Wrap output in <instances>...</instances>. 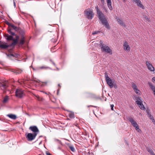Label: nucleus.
<instances>
[{"instance_id": "obj_31", "label": "nucleus", "mask_w": 155, "mask_h": 155, "mask_svg": "<svg viewBox=\"0 0 155 155\" xmlns=\"http://www.w3.org/2000/svg\"><path fill=\"white\" fill-rule=\"evenodd\" d=\"M36 97L38 101H43V99L42 98L38 96H36Z\"/></svg>"}, {"instance_id": "obj_19", "label": "nucleus", "mask_w": 155, "mask_h": 155, "mask_svg": "<svg viewBox=\"0 0 155 155\" xmlns=\"http://www.w3.org/2000/svg\"><path fill=\"white\" fill-rule=\"evenodd\" d=\"M107 4L109 9L111 10H112V7L111 5V0H106Z\"/></svg>"}, {"instance_id": "obj_41", "label": "nucleus", "mask_w": 155, "mask_h": 155, "mask_svg": "<svg viewBox=\"0 0 155 155\" xmlns=\"http://www.w3.org/2000/svg\"><path fill=\"white\" fill-rule=\"evenodd\" d=\"M15 36L16 37V38L15 39H17V40L18 41L19 39V36H18L16 35Z\"/></svg>"}, {"instance_id": "obj_32", "label": "nucleus", "mask_w": 155, "mask_h": 155, "mask_svg": "<svg viewBox=\"0 0 155 155\" xmlns=\"http://www.w3.org/2000/svg\"><path fill=\"white\" fill-rule=\"evenodd\" d=\"M137 86H136V84L134 83H133L132 82V88L133 89L135 87H137Z\"/></svg>"}, {"instance_id": "obj_37", "label": "nucleus", "mask_w": 155, "mask_h": 155, "mask_svg": "<svg viewBox=\"0 0 155 155\" xmlns=\"http://www.w3.org/2000/svg\"><path fill=\"white\" fill-rule=\"evenodd\" d=\"M6 54L7 55V56H14L13 54H8L7 53Z\"/></svg>"}, {"instance_id": "obj_46", "label": "nucleus", "mask_w": 155, "mask_h": 155, "mask_svg": "<svg viewBox=\"0 0 155 155\" xmlns=\"http://www.w3.org/2000/svg\"><path fill=\"white\" fill-rule=\"evenodd\" d=\"M133 89L134 90H134H136V89H137V87H136L134 88H133Z\"/></svg>"}, {"instance_id": "obj_25", "label": "nucleus", "mask_w": 155, "mask_h": 155, "mask_svg": "<svg viewBox=\"0 0 155 155\" xmlns=\"http://www.w3.org/2000/svg\"><path fill=\"white\" fill-rule=\"evenodd\" d=\"M69 117L71 118H73L74 117V114L73 113H70L69 114Z\"/></svg>"}, {"instance_id": "obj_47", "label": "nucleus", "mask_w": 155, "mask_h": 155, "mask_svg": "<svg viewBox=\"0 0 155 155\" xmlns=\"http://www.w3.org/2000/svg\"><path fill=\"white\" fill-rule=\"evenodd\" d=\"M74 125L76 126V127H77L78 126V124H74Z\"/></svg>"}, {"instance_id": "obj_6", "label": "nucleus", "mask_w": 155, "mask_h": 155, "mask_svg": "<svg viewBox=\"0 0 155 155\" xmlns=\"http://www.w3.org/2000/svg\"><path fill=\"white\" fill-rule=\"evenodd\" d=\"M20 38L19 40V44L20 45H22L25 42V38L24 36L25 32L23 30L20 31Z\"/></svg>"}, {"instance_id": "obj_51", "label": "nucleus", "mask_w": 155, "mask_h": 155, "mask_svg": "<svg viewBox=\"0 0 155 155\" xmlns=\"http://www.w3.org/2000/svg\"><path fill=\"white\" fill-rule=\"evenodd\" d=\"M123 1H124V2H125V1H126V0H123Z\"/></svg>"}, {"instance_id": "obj_28", "label": "nucleus", "mask_w": 155, "mask_h": 155, "mask_svg": "<svg viewBox=\"0 0 155 155\" xmlns=\"http://www.w3.org/2000/svg\"><path fill=\"white\" fill-rule=\"evenodd\" d=\"M2 86L3 87L4 89H5L7 87V84L5 83L2 84Z\"/></svg>"}, {"instance_id": "obj_9", "label": "nucleus", "mask_w": 155, "mask_h": 155, "mask_svg": "<svg viewBox=\"0 0 155 155\" xmlns=\"http://www.w3.org/2000/svg\"><path fill=\"white\" fill-rule=\"evenodd\" d=\"M15 93L16 96L18 98H21L24 95L23 91L20 89H17Z\"/></svg>"}, {"instance_id": "obj_30", "label": "nucleus", "mask_w": 155, "mask_h": 155, "mask_svg": "<svg viewBox=\"0 0 155 155\" xmlns=\"http://www.w3.org/2000/svg\"><path fill=\"white\" fill-rule=\"evenodd\" d=\"M105 76L106 80L110 78L108 77L107 73L106 72L105 73Z\"/></svg>"}, {"instance_id": "obj_27", "label": "nucleus", "mask_w": 155, "mask_h": 155, "mask_svg": "<svg viewBox=\"0 0 155 155\" xmlns=\"http://www.w3.org/2000/svg\"><path fill=\"white\" fill-rule=\"evenodd\" d=\"M8 96H6L5 97L3 100V102L4 103H6L7 102L8 100Z\"/></svg>"}, {"instance_id": "obj_7", "label": "nucleus", "mask_w": 155, "mask_h": 155, "mask_svg": "<svg viewBox=\"0 0 155 155\" xmlns=\"http://www.w3.org/2000/svg\"><path fill=\"white\" fill-rule=\"evenodd\" d=\"M135 99L136 102L139 106V107L141 109L144 110L145 109V108L142 103V101L141 100V98L139 97H136Z\"/></svg>"}, {"instance_id": "obj_23", "label": "nucleus", "mask_w": 155, "mask_h": 155, "mask_svg": "<svg viewBox=\"0 0 155 155\" xmlns=\"http://www.w3.org/2000/svg\"><path fill=\"white\" fill-rule=\"evenodd\" d=\"M136 4H137V5L138 6L140 7V8L142 9H144V7L141 3V2L140 0L139 1V2H137Z\"/></svg>"}, {"instance_id": "obj_5", "label": "nucleus", "mask_w": 155, "mask_h": 155, "mask_svg": "<svg viewBox=\"0 0 155 155\" xmlns=\"http://www.w3.org/2000/svg\"><path fill=\"white\" fill-rule=\"evenodd\" d=\"M13 30L16 31H18L19 30V32L21 30H20L18 28L15 26L13 25H12V27L9 28L8 30V31L9 35H12L13 36L16 35L13 32Z\"/></svg>"}, {"instance_id": "obj_24", "label": "nucleus", "mask_w": 155, "mask_h": 155, "mask_svg": "<svg viewBox=\"0 0 155 155\" xmlns=\"http://www.w3.org/2000/svg\"><path fill=\"white\" fill-rule=\"evenodd\" d=\"M50 68L48 67H46L45 66H42L41 67H39L38 68V69H45L46 70L48 69H50Z\"/></svg>"}, {"instance_id": "obj_16", "label": "nucleus", "mask_w": 155, "mask_h": 155, "mask_svg": "<svg viewBox=\"0 0 155 155\" xmlns=\"http://www.w3.org/2000/svg\"><path fill=\"white\" fill-rule=\"evenodd\" d=\"M148 84L152 91H153L154 95L155 96V86L153 85L151 82H149Z\"/></svg>"}, {"instance_id": "obj_38", "label": "nucleus", "mask_w": 155, "mask_h": 155, "mask_svg": "<svg viewBox=\"0 0 155 155\" xmlns=\"http://www.w3.org/2000/svg\"><path fill=\"white\" fill-rule=\"evenodd\" d=\"M135 92L137 93V94H138L139 92L140 91L137 89L135 90L134 91Z\"/></svg>"}, {"instance_id": "obj_29", "label": "nucleus", "mask_w": 155, "mask_h": 155, "mask_svg": "<svg viewBox=\"0 0 155 155\" xmlns=\"http://www.w3.org/2000/svg\"><path fill=\"white\" fill-rule=\"evenodd\" d=\"M69 147L70 150L73 152H74L75 151V149L74 147L72 146H70Z\"/></svg>"}, {"instance_id": "obj_3", "label": "nucleus", "mask_w": 155, "mask_h": 155, "mask_svg": "<svg viewBox=\"0 0 155 155\" xmlns=\"http://www.w3.org/2000/svg\"><path fill=\"white\" fill-rule=\"evenodd\" d=\"M100 46H101V50L105 52L109 53L110 54H112L111 50L110 48L107 46L103 44V42L100 41Z\"/></svg>"}, {"instance_id": "obj_49", "label": "nucleus", "mask_w": 155, "mask_h": 155, "mask_svg": "<svg viewBox=\"0 0 155 155\" xmlns=\"http://www.w3.org/2000/svg\"><path fill=\"white\" fill-rule=\"evenodd\" d=\"M14 6H15V2L14 1Z\"/></svg>"}, {"instance_id": "obj_45", "label": "nucleus", "mask_w": 155, "mask_h": 155, "mask_svg": "<svg viewBox=\"0 0 155 155\" xmlns=\"http://www.w3.org/2000/svg\"><path fill=\"white\" fill-rule=\"evenodd\" d=\"M50 61L52 62V64L54 65V66H55V63L52 61L51 60H50Z\"/></svg>"}, {"instance_id": "obj_40", "label": "nucleus", "mask_w": 155, "mask_h": 155, "mask_svg": "<svg viewBox=\"0 0 155 155\" xmlns=\"http://www.w3.org/2000/svg\"><path fill=\"white\" fill-rule=\"evenodd\" d=\"M152 120V121L153 123L154 124H155V120L154 118H153L152 119H151Z\"/></svg>"}, {"instance_id": "obj_12", "label": "nucleus", "mask_w": 155, "mask_h": 155, "mask_svg": "<svg viewBox=\"0 0 155 155\" xmlns=\"http://www.w3.org/2000/svg\"><path fill=\"white\" fill-rule=\"evenodd\" d=\"M107 84L110 86L111 88L113 87V84L115 82L114 80L112 81L110 78L106 80Z\"/></svg>"}, {"instance_id": "obj_39", "label": "nucleus", "mask_w": 155, "mask_h": 155, "mask_svg": "<svg viewBox=\"0 0 155 155\" xmlns=\"http://www.w3.org/2000/svg\"><path fill=\"white\" fill-rule=\"evenodd\" d=\"M114 107V105L113 104H111L110 105L111 109L112 110H114V109H113Z\"/></svg>"}, {"instance_id": "obj_34", "label": "nucleus", "mask_w": 155, "mask_h": 155, "mask_svg": "<svg viewBox=\"0 0 155 155\" xmlns=\"http://www.w3.org/2000/svg\"><path fill=\"white\" fill-rule=\"evenodd\" d=\"M100 32V31H93L92 33V35H94L95 34H97L98 33H99Z\"/></svg>"}, {"instance_id": "obj_50", "label": "nucleus", "mask_w": 155, "mask_h": 155, "mask_svg": "<svg viewBox=\"0 0 155 155\" xmlns=\"http://www.w3.org/2000/svg\"><path fill=\"white\" fill-rule=\"evenodd\" d=\"M147 114H148V113H149L148 110H147Z\"/></svg>"}, {"instance_id": "obj_33", "label": "nucleus", "mask_w": 155, "mask_h": 155, "mask_svg": "<svg viewBox=\"0 0 155 155\" xmlns=\"http://www.w3.org/2000/svg\"><path fill=\"white\" fill-rule=\"evenodd\" d=\"M148 115L149 117L151 119H152L153 118H154L150 114V113H148Z\"/></svg>"}, {"instance_id": "obj_52", "label": "nucleus", "mask_w": 155, "mask_h": 155, "mask_svg": "<svg viewBox=\"0 0 155 155\" xmlns=\"http://www.w3.org/2000/svg\"><path fill=\"white\" fill-rule=\"evenodd\" d=\"M58 86H59V87L60 86V85L59 84H58Z\"/></svg>"}, {"instance_id": "obj_1", "label": "nucleus", "mask_w": 155, "mask_h": 155, "mask_svg": "<svg viewBox=\"0 0 155 155\" xmlns=\"http://www.w3.org/2000/svg\"><path fill=\"white\" fill-rule=\"evenodd\" d=\"M99 19L101 21L102 24L108 29H110V27L109 24L107 19L105 17L104 15L98 17Z\"/></svg>"}, {"instance_id": "obj_26", "label": "nucleus", "mask_w": 155, "mask_h": 155, "mask_svg": "<svg viewBox=\"0 0 155 155\" xmlns=\"http://www.w3.org/2000/svg\"><path fill=\"white\" fill-rule=\"evenodd\" d=\"M143 16L144 19L145 21H148V22L150 21V20H149V18L146 16L143 15Z\"/></svg>"}, {"instance_id": "obj_8", "label": "nucleus", "mask_w": 155, "mask_h": 155, "mask_svg": "<svg viewBox=\"0 0 155 155\" xmlns=\"http://www.w3.org/2000/svg\"><path fill=\"white\" fill-rule=\"evenodd\" d=\"M84 14L88 19H92L94 16V14L92 11L90 9L85 11Z\"/></svg>"}, {"instance_id": "obj_21", "label": "nucleus", "mask_w": 155, "mask_h": 155, "mask_svg": "<svg viewBox=\"0 0 155 155\" xmlns=\"http://www.w3.org/2000/svg\"><path fill=\"white\" fill-rule=\"evenodd\" d=\"M7 116L13 120H15L17 118V117L16 115L12 114H8Z\"/></svg>"}, {"instance_id": "obj_17", "label": "nucleus", "mask_w": 155, "mask_h": 155, "mask_svg": "<svg viewBox=\"0 0 155 155\" xmlns=\"http://www.w3.org/2000/svg\"><path fill=\"white\" fill-rule=\"evenodd\" d=\"M117 22L119 23V24L121 26H124V27H126V25L124 23L122 20H121L120 18H116Z\"/></svg>"}, {"instance_id": "obj_56", "label": "nucleus", "mask_w": 155, "mask_h": 155, "mask_svg": "<svg viewBox=\"0 0 155 155\" xmlns=\"http://www.w3.org/2000/svg\"><path fill=\"white\" fill-rule=\"evenodd\" d=\"M38 155H41V154H39Z\"/></svg>"}, {"instance_id": "obj_22", "label": "nucleus", "mask_w": 155, "mask_h": 155, "mask_svg": "<svg viewBox=\"0 0 155 155\" xmlns=\"http://www.w3.org/2000/svg\"><path fill=\"white\" fill-rule=\"evenodd\" d=\"M147 151L150 153L151 155H155L153 151L152 150V149L149 147H147Z\"/></svg>"}, {"instance_id": "obj_53", "label": "nucleus", "mask_w": 155, "mask_h": 155, "mask_svg": "<svg viewBox=\"0 0 155 155\" xmlns=\"http://www.w3.org/2000/svg\"><path fill=\"white\" fill-rule=\"evenodd\" d=\"M44 83H45V84H47V82H44Z\"/></svg>"}, {"instance_id": "obj_35", "label": "nucleus", "mask_w": 155, "mask_h": 155, "mask_svg": "<svg viewBox=\"0 0 155 155\" xmlns=\"http://www.w3.org/2000/svg\"><path fill=\"white\" fill-rule=\"evenodd\" d=\"M6 24L8 25L9 28H10V27L11 28L12 27V25H13V24H12L10 23H9V22H7V23Z\"/></svg>"}, {"instance_id": "obj_20", "label": "nucleus", "mask_w": 155, "mask_h": 155, "mask_svg": "<svg viewBox=\"0 0 155 155\" xmlns=\"http://www.w3.org/2000/svg\"><path fill=\"white\" fill-rule=\"evenodd\" d=\"M11 46L10 45H7L6 44H0V48L2 49H6L8 48L9 47H10Z\"/></svg>"}, {"instance_id": "obj_44", "label": "nucleus", "mask_w": 155, "mask_h": 155, "mask_svg": "<svg viewBox=\"0 0 155 155\" xmlns=\"http://www.w3.org/2000/svg\"><path fill=\"white\" fill-rule=\"evenodd\" d=\"M55 140L56 141H58L59 143H61V141L60 140H58V139H56Z\"/></svg>"}, {"instance_id": "obj_2", "label": "nucleus", "mask_w": 155, "mask_h": 155, "mask_svg": "<svg viewBox=\"0 0 155 155\" xmlns=\"http://www.w3.org/2000/svg\"><path fill=\"white\" fill-rule=\"evenodd\" d=\"M13 36L12 35H9V34H6L5 35V37L7 40L13 41V42L10 45L11 46H14L18 42L17 39H14Z\"/></svg>"}, {"instance_id": "obj_10", "label": "nucleus", "mask_w": 155, "mask_h": 155, "mask_svg": "<svg viewBox=\"0 0 155 155\" xmlns=\"http://www.w3.org/2000/svg\"><path fill=\"white\" fill-rule=\"evenodd\" d=\"M37 134H33L31 133H28L27 136H26V138L29 141H31L34 140Z\"/></svg>"}, {"instance_id": "obj_54", "label": "nucleus", "mask_w": 155, "mask_h": 155, "mask_svg": "<svg viewBox=\"0 0 155 155\" xmlns=\"http://www.w3.org/2000/svg\"><path fill=\"white\" fill-rule=\"evenodd\" d=\"M89 106H91V105H90V106H88V107H89Z\"/></svg>"}, {"instance_id": "obj_36", "label": "nucleus", "mask_w": 155, "mask_h": 155, "mask_svg": "<svg viewBox=\"0 0 155 155\" xmlns=\"http://www.w3.org/2000/svg\"><path fill=\"white\" fill-rule=\"evenodd\" d=\"M132 0L133 1V3H135L136 4V3L138 2H139V1L140 0Z\"/></svg>"}, {"instance_id": "obj_18", "label": "nucleus", "mask_w": 155, "mask_h": 155, "mask_svg": "<svg viewBox=\"0 0 155 155\" xmlns=\"http://www.w3.org/2000/svg\"><path fill=\"white\" fill-rule=\"evenodd\" d=\"M12 72L16 74H19L23 72V70L20 69L17 70H13Z\"/></svg>"}, {"instance_id": "obj_13", "label": "nucleus", "mask_w": 155, "mask_h": 155, "mask_svg": "<svg viewBox=\"0 0 155 155\" xmlns=\"http://www.w3.org/2000/svg\"><path fill=\"white\" fill-rule=\"evenodd\" d=\"M146 64L148 69L152 71H154V68L152 64H150L149 61H146Z\"/></svg>"}, {"instance_id": "obj_14", "label": "nucleus", "mask_w": 155, "mask_h": 155, "mask_svg": "<svg viewBox=\"0 0 155 155\" xmlns=\"http://www.w3.org/2000/svg\"><path fill=\"white\" fill-rule=\"evenodd\" d=\"M123 46L124 50L127 51H130V48L127 41H125L124 42Z\"/></svg>"}, {"instance_id": "obj_48", "label": "nucleus", "mask_w": 155, "mask_h": 155, "mask_svg": "<svg viewBox=\"0 0 155 155\" xmlns=\"http://www.w3.org/2000/svg\"><path fill=\"white\" fill-rule=\"evenodd\" d=\"M101 1L103 3H104V0H101Z\"/></svg>"}, {"instance_id": "obj_11", "label": "nucleus", "mask_w": 155, "mask_h": 155, "mask_svg": "<svg viewBox=\"0 0 155 155\" xmlns=\"http://www.w3.org/2000/svg\"><path fill=\"white\" fill-rule=\"evenodd\" d=\"M29 129L34 133V134H37L39 133V130L37 127L35 126H31L29 127Z\"/></svg>"}, {"instance_id": "obj_15", "label": "nucleus", "mask_w": 155, "mask_h": 155, "mask_svg": "<svg viewBox=\"0 0 155 155\" xmlns=\"http://www.w3.org/2000/svg\"><path fill=\"white\" fill-rule=\"evenodd\" d=\"M95 8L97 11V14L98 15V17H99L101 15H103L104 14L100 11L97 6H96Z\"/></svg>"}, {"instance_id": "obj_4", "label": "nucleus", "mask_w": 155, "mask_h": 155, "mask_svg": "<svg viewBox=\"0 0 155 155\" xmlns=\"http://www.w3.org/2000/svg\"><path fill=\"white\" fill-rule=\"evenodd\" d=\"M128 120L131 123L132 125L135 127L136 130L138 132L141 133V130L139 129L137 123L134 120V119L131 117L127 118Z\"/></svg>"}, {"instance_id": "obj_55", "label": "nucleus", "mask_w": 155, "mask_h": 155, "mask_svg": "<svg viewBox=\"0 0 155 155\" xmlns=\"http://www.w3.org/2000/svg\"><path fill=\"white\" fill-rule=\"evenodd\" d=\"M0 44H1V41H0Z\"/></svg>"}, {"instance_id": "obj_43", "label": "nucleus", "mask_w": 155, "mask_h": 155, "mask_svg": "<svg viewBox=\"0 0 155 155\" xmlns=\"http://www.w3.org/2000/svg\"><path fill=\"white\" fill-rule=\"evenodd\" d=\"M152 81L153 82H155V77L153 78H152Z\"/></svg>"}, {"instance_id": "obj_42", "label": "nucleus", "mask_w": 155, "mask_h": 155, "mask_svg": "<svg viewBox=\"0 0 155 155\" xmlns=\"http://www.w3.org/2000/svg\"><path fill=\"white\" fill-rule=\"evenodd\" d=\"M46 154L47 155H52L51 154H50L49 152H46Z\"/></svg>"}]
</instances>
